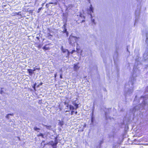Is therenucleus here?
Segmentation results:
<instances>
[{
	"instance_id": "obj_27",
	"label": "nucleus",
	"mask_w": 148,
	"mask_h": 148,
	"mask_svg": "<svg viewBox=\"0 0 148 148\" xmlns=\"http://www.w3.org/2000/svg\"><path fill=\"white\" fill-rule=\"evenodd\" d=\"M91 21H92V22L93 23H94V24H95V20L94 19H92H92H91Z\"/></svg>"
},
{
	"instance_id": "obj_6",
	"label": "nucleus",
	"mask_w": 148,
	"mask_h": 148,
	"mask_svg": "<svg viewBox=\"0 0 148 148\" xmlns=\"http://www.w3.org/2000/svg\"><path fill=\"white\" fill-rule=\"evenodd\" d=\"M140 13V8H137V10L135 11V16L136 19L135 20V23L137 22V18H138V16L139 15Z\"/></svg>"
},
{
	"instance_id": "obj_15",
	"label": "nucleus",
	"mask_w": 148,
	"mask_h": 148,
	"mask_svg": "<svg viewBox=\"0 0 148 148\" xmlns=\"http://www.w3.org/2000/svg\"><path fill=\"white\" fill-rule=\"evenodd\" d=\"M105 115L106 116V120H108L109 119H110V120L111 119L110 118H109V116H108L107 115V112H105Z\"/></svg>"
},
{
	"instance_id": "obj_7",
	"label": "nucleus",
	"mask_w": 148,
	"mask_h": 148,
	"mask_svg": "<svg viewBox=\"0 0 148 148\" xmlns=\"http://www.w3.org/2000/svg\"><path fill=\"white\" fill-rule=\"evenodd\" d=\"M79 63H77L76 64H74L73 69L74 71H77L80 66H79Z\"/></svg>"
},
{
	"instance_id": "obj_50",
	"label": "nucleus",
	"mask_w": 148,
	"mask_h": 148,
	"mask_svg": "<svg viewBox=\"0 0 148 148\" xmlns=\"http://www.w3.org/2000/svg\"><path fill=\"white\" fill-rule=\"evenodd\" d=\"M88 1H89V0H88Z\"/></svg>"
},
{
	"instance_id": "obj_38",
	"label": "nucleus",
	"mask_w": 148,
	"mask_h": 148,
	"mask_svg": "<svg viewBox=\"0 0 148 148\" xmlns=\"http://www.w3.org/2000/svg\"><path fill=\"white\" fill-rule=\"evenodd\" d=\"M35 69L36 70H39L40 68H36Z\"/></svg>"
},
{
	"instance_id": "obj_46",
	"label": "nucleus",
	"mask_w": 148,
	"mask_h": 148,
	"mask_svg": "<svg viewBox=\"0 0 148 148\" xmlns=\"http://www.w3.org/2000/svg\"><path fill=\"white\" fill-rule=\"evenodd\" d=\"M138 0V1H141L142 0Z\"/></svg>"
},
{
	"instance_id": "obj_32",
	"label": "nucleus",
	"mask_w": 148,
	"mask_h": 148,
	"mask_svg": "<svg viewBox=\"0 0 148 148\" xmlns=\"http://www.w3.org/2000/svg\"><path fill=\"white\" fill-rule=\"evenodd\" d=\"M47 35L48 36H52V35H51L49 33H48Z\"/></svg>"
},
{
	"instance_id": "obj_18",
	"label": "nucleus",
	"mask_w": 148,
	"mask_h": 148,
	"mask_svg": "<svg viewBox=\"0 0 148 148\" xmlns=\"http://www.w3.org/2000/svg\"><path fill=\"white\" fill-rule=\"evenodd\" d=\"M34 129L35 130L37 131V132H39L40 130V129L36 127H34Z\"/></svg>"
},
{
	"instance_id": "obj_35",
	"label": "nucleus",
	"mask_w": 148,
	"mask_h": 148,
	"mask_svg": "<svg viewBox=\"0 0 148 148\" xmlns=\"http://www.w3.org/2000/svg\"><path fill=\"white\" fill-rule=\"evenodd\" d=\"M33 87V88L35 90H36V88H35L36 86H34Z\"/></svg>"
},
{
	"instance_id": "obj_20",
	"label": "nucleus",
	"mask_w": 148,
	"mask_h": 148,
	"mask_svg": "<svg viewBox=\"0 0 148 148\" xmlns=\"http://www.w3.org/2000/svg\"><path fill=\"white\" fill-rule=\"evenodd\" d=\"M64 104L66 106V107H69L70 105H69V104L68 103H67L66 102H65L64 103Z\"/></svg>"
},
{
	"instance_id": "obj_41",
	"label": "nucleus",
	"mask_w": 148,
	"mask_h": 148,
	"mask_svg": "<svg viewBox=\"0 0 148 148\" xmlns=\"http://www.w3.org/2000/svg\"><path fill=\"white\" fill-rule=\"evenodd\" d=\"M77 113V111H76L75 112V114H76Z\"/></svg>"
},
{
	"instance_id": "obj_24",
	"label": "nucleus",
	"mask_w": 148,
	"mask_h": 148,
	"mask_svg": "<svg viewBox=\"0 0 148 148\" xmlns=\"http://www.w3.org/2000/svg\"><path fill=\"white\" fill-rule=\"evenodd\" d=\"M10 115H12V114H9L8 115H7L6 116V118L8 119L9 118V116Z\"/></svg>"
},
{
	"instance_id": "obj_11",
	"label": "nucleus",
	"mask_w": 148,
	"mask_h": 148,
	"mask_svg": "<svg viewBox=\"0 0 148 148\" xmlns=\"http://www.w3.org/2000/svg\"><path fill=\"white\" fill-rule=\"evenodd\" d=\"M143 57L145 60H147L148 59V55H147L146 53H145L144 54Z\"/></svg>"
},
{
	"instance_id": "obj_9",
	"label": "nucleus",
	"mask_w": 148,
	"mask_h": 148,
	"mask_svg": "<svg viewBox=\"0 0 148 148\" xmlns=\"http://www.w3.org/2000/svg\"><path fill=\"white\" fill-rule=\"evenodd\" d=\"M69 109L68 110H66V112H69L71 110H73L75 109V108L73 106H72L71 105H70L69 106Z\"/></svg>"
},
{
	"instance_id": "obj_30",
	"label": "nucleus",
	"mask_w": 148,
	"mask_h": 148,
	"mask_svg": "<svg viewBox=\"0 0 148 148\" xmlns=\"http://www.w3.org/2000/svg\"><path fill=\"white\" fill-rule=\"evenodd\" d=\"M75 51V50H73L71 52L69 53L71 54H72Z\"/></svg>"
},
{
	"instance_id": "obj_1",
	"label": "nucleus",
	"mask_w": 148,
	"mask_h": 148,
	"mask_svg": "<svg viewBox=\"0 0 148 148\" xmlns=\"http://www.w3.org/2000/svg\"><path fill=\"white\" fill-rule=\"evenodd\" d=\"M139 57L136 59V62L133 69V73L132 77L130 79L129 81L125 85V93L126 96L130 95L134 90L133 84L136 82L135 77L137 76V74H139L140 73L139 70L137 68V66L140 64V62L139 61Z\"/></svg>"
},
{
	"instance_id": "obj_5",
	"label": "nucleus",
	"mask_w": 148,
	"mask_h": 148,
	"mask_svg": "<svg viewBox=\"0 0 148 148\" xmlns=\"http://www.w3.org/2000/svg\"><path fill=\"white\" fill-rule=\"evenodd\" d=\"M58 143V141L56 140H55L54 141H51L49 142L48 143V144L51 145L53 148H56V146Z\"/></svg>"
},
{
	"instance_id": "obj_45",
	"label": "nucleus",
	"mask_w": 148,
	"mask_h": 148,
	"mask_svg": "<svg viewBox=\"0 0 148 148\" xmlns=\"http://www.w3.org/2000/svg\"><path fill=\"white\" fill-rule=\"evenodd\" d=\"M86 124H85L84 127H86Z\"/></svg>"
},
{
	"instance_id": "obj_39",
	"label": "nucleus",
	"mask_w": 148,
	"mask_h": 148,
	"mask_svg": "<svg viewBox=\"0 0 148 148\" xmlns=\"http://www.w3.org/2000/svg\"><path fill=\"white\" fill-rule=\"evenodd\" d=\"M103 143V141L101 140V141H100V144H102Z\"/></svg>"
},
{
	"instance_id": "obj_47",
	"label": "nucleus",
	"mask_w": 148,
	"mask_h": 148,
	"mask_svg": "<svg viewBox=\"0 0 148 148\" xmlns=\"http://www.w3.org/2000/svg\"><path fill=\"white\" fill-rule=\"evenodd\" d=\"M84 20H83V21H82V22H84Z\"/></svg>"
},
{
	"instance_id": "obj_23",
	"label": "nucleus",
	"mask_w": 148,
	"mask_h": 148,
	"mask_svg": "<svg viewBox=\"0 0 148 148\" xmlns=\"http://www.w3.org/2000/svg\"><path fill=\"white\" fill-rule=\"evenodd\" d=\"M42 9V7H41V8H39L38 9V10L37 12H38V13H39V12H40V10H41Z\"/></svg>"
},
{
	"instance_id": "obj_13",
	"label": "nucleus",
	"mask_w": 148,
	"mask_h": 148,
	"mask_svg": "<svg viewBox=\"0 0 148 148\" xmlns=\"http://www.w3.org/2000/svg\"><path fill=\"white\" fill-rule=\"evenodd\" d=\"M117 56H118L117 52H115V53L114 55V56L113 57L114 61V62L115 63V60L116 58V57H117Z\"/></svg>"
},
{
	"instance_id": "obj_2",
	"label": "nucleus",
	"mask_w": 148,
	"mask_h": 148,
	"mask_svg": "<svg viewBox=\"0 0 148 148\" xmlns=\"http://www.w3.org/2000/svg\"><path fill=\"white\" fill-rule=\"evenodd\" d=\"M148 93V87L146 88L145 93ZM146 96L145 97L142 96L140 97V99H138V97L136 96L133 102V104L136 105L138 103L139 101H141L143 102L142 103L138 104V105L136 106L134 108L133 110H131V111L134 114L136 112L138 113L139 112H141V110H142L143 109L146 110H148V103H146L145 101L148 99V94H146Z\"/></svg>"
},
{
	"instance_id": "obj_31",
	"label": "nucleus",
	"mask_w": 148,
	"mask_h": 148,
	"mask_svg": "<svg viewBox=\"0 0 148 148\" xmlns=\"http://www.w3.org/2000/svg\"><path fill=\"white\" fill-rule=\"evenodd\" d=\"M93 120H94V118L92 116V119H91V122H93Z\"/></svg>"
},
{
	"instance_id": "obj_4",
	"label": "nucleus",
	"mask_w": 148,
	"mask_h": 148,
	"mask_svg": "<svg viewBox=\"0 0 148 148\" xmlns=\"http://www.w3.org/2000/svg\"><path fill=\"white\" fill-rule=\"evenodd\" d=\"M61 50L63 53H65L66 57L68 58H69V56L70 53L68 50L66 49L63 48L62 46L61 47Z\"/></svg>"
},
{
	"instance_id": "obj_28",
	"label": "nucleus",
	"mask_w": 148,
	"mask_h": 148,
	"mask_svg": "<svg viewBox=\"0 0 148 148\" xmlns=\"http://www.w3.org/2000/svg\"><path fill=\"white\" fill-rule=\"evenodd\" d=\"M66 23H65L64 24V25H63V27H62L63 28H64V29H65V28H66Z\"/></svg>"
},
{
	"instance_id": "obj_22",
	"label": "nucleus",
	"mask_w": 148,
	"mask_h": 148,
	"mask_svg": "<svg viewBox=\"0 0 148 148\" xmlns=\"http://www.w3.org/2000/svg\"><path fill=\"white\" fill-rule=\"evenodd\" d=\"M136 140V139H135L134 140V142H133L135 144H139V143H136V141H137V140H138V141L139 142L140 141H139V140Z\"/></svg>"
},
{
	"instance_id": "obj_40",
	"label": "nucleus",
	"mask_w": 148,
	"mask_h": 148,
	"mask_svg": "<svg viewBox=\"0 0 148 148\" xmlns=\"http://www.w3.org/2000/svg\"><path fill=\"white\" fill-rule=\"evenodd\" d=\"M66 108L65 109H67L68 110H68L69 109V107H66Z\"/></svg>"
},
{
	"instance_id": "obj_8",
	"label": "nucleus",
	"mask_w": 148,
	"mask_h": 148,
	"mask_svg": "<svg viewBox=\"0 0 148 148\" xmlns=\"http://www.w3.org/2000/svg\"><path fill=\"white\" fill-rule=\"evenodd\" d=\"M88 12L89 14H90L91 17L92 18L91 13L93 12V8L91 5H90L89 9L88 10Z\"/></svg>"
},
{
	"instance_id": "obj_3",
	"label": "nucleus",
	"mask_w": 148,
	"mask_h": 148,
	"mask_svg": "<svg viewBox=\"0 0 148 148\" xmlns=\"http://www.w3.org/2000/svg\"><path fill=\"white\" fill-rule=\"evenodd\" d=\"M79 38L71 35L70 36L69 38V43L70 45L72 46L74 45V43L77 42Z\"/></svg>"
},
{
	"instance_id": "obj_10",
	"label": "nucleus",
	"mask_w": 148,
	"mask_h": 148,
	"mask_svg": "<svg viewBox=\"0 0 148 148\" xmlns=\"http://www.w3.org/2000/svg\"><path fill=\"white\" fill-rule=\"evenodd\" d=\"M27 71L29 73L30 75L32 76V74L34 73L33 70L31 69H27Z\"/></svg>"
},
{
	"instance_id": "obj_25",
	"label": "nucleus",
	"mask_w": 148,
	"mask_h": 148,
	"mask_svg": "<svg viewBox=\"0 0 148 148\" xmlns=\"http://www.w3.org/2000/svg\"><path fill=\"white\" fill-rule=\"evenodd\" d=\"M42 83L41 82L40 84H38L37 86V87H38L40 86H41L42 84Z\"/></svg>"
},
{
	"instance_id": "obj_34",
	"label": "nucleus",
	"mask_w": 148,
	"mask_h": 148,
	"mask_svg": "<svg viewBox=\"0 0 148 148\" xmlns=\"http://www.w3.org/2000/svg\"><path fill=\"white\" fill-rule=\"evenodd\" d=\"M0 93L1 94H3V91H2V90L0 91Z\"/></svg>"
},
{
	"instance_id": "obj_17",
	"label": "nucleus",
	"mask_w": 148,
	"mask_h": 148,
	"mask_svg": "<svg viewBox=\"0 0 148 148\" xmlns=\"http://www.w3.org/2000/svg\"><path fill=\"white\" fill-rule=\"evenodd\" d=\"M73 105H74V106L76 107V108H75V110H76L78 108V104H77L75 103H73Z\"/></svg>"
},
{
	"instance_id": "obj_26",
	"label": "nucleus",
	"mask_w": 148,
	"mask_h": 148,
	"mask_svg": "<svg viewBox=\"0 0 148 148\" xmlns=\"http://www.w3.org/2000/svg\"><path fill=\"white\" fill-rule=\"evenodd\" d=\"M38 136H42V137H43L44 135L42 133H40V134L39 135H38Z\"/></svg>"
},
{
	"instance_id": "obj_48",
	"label": "nucleus",
	"mask_w": 148,
	"mask_h": 148,
	"mask_svg": "<svg viewBox=\"0 0 148 148\" xmlns=\"http://www.w3.org/2000/svg\"><path fill=\"white\" fill-rule=\"evenodd\" d=\"M77 50H78V49H77Z\"/></svg>"
},
{
	"instance_id": "obj_16",
	"label": "nucleus",
	"mask_w": 148,
	"mask_h": 148,
	"mask_svg": "<svg viewBox=\"0 0 148 148\" xmlns=\"http://www.w3.org/2000/svg\"><path fill=\"white\" fill-rule=\"evenodd\" d=\"M49 47H47V45H46L45 46H44L42 48V49L44 50H47L49 49Z\"/></svg>"
},
{
	"instance_id": "obj_37",
	"label": "nucleus",
	"mask_w": 148,
	"mask_h": 148,
	"mask_svg": "<svg viewBox=\"0 0 148 148\" xmlns=\"http://www.w3.org/2000/svg\"><path fill=\"white\" fill-rule=\"evenodd\" d=\"M60 78L62 79V74H60Z\"/></svg>"
},
{
	"instance_id": "obj_29",
	"label": "nucleus",
	"mask_w": 148,
	"mask_h": 148,
	"mask_svg": "<svg viewBox=\"0 0 148 148\" xmlns=\"http://www.w3.org/2000/svg\"><path fill=\"white\" fill-rule=\"evenodd\" d=\"M74 111L73 110H71V115H72L73 114V113L74 112Z\"/></svg>"
},
{
	"instance_id": "obj_36",
	"label": "nucleus",
	"mask_w": 148,
	"mask_h": 148,
	"mask_svg": "<svg viewBox=\"0 0 148 148\" xmlns=\"http://www.w3.org/2000/svg\"><path fill=\"white\" fill-rule=\"evenodd\" d=\"M57 76V73H55L54 74V77L55 78H56Z\"/></svg>"
},
{
	"instance_id": "obj_21",
	"label": "nucleus",
	"mask_w": 148,
	"mask_h": 148,
	"mask_svg": "<svg viewBox=\"0 0 148 148\" xmlns=\"http://www.w3.org/2000/svg\"><path fill=\"white\" fill-rule=\"evenodd\" d=\"M64 33H66V34L67 35L68 34V32L67 31V29L66 28L64 29V30H63Z\"/></svg>"
},
{
	"instance_id": "obj_33",
	"label": "nucleus",
	"mask_w": 148,
	"mask_h": 148,
	"mask_svg": "<svg viewBox=\"0 0 148 148\" xmlns=\"http://www.w3.org/2000/svg\"><path fill=\"white\" fill-rule=\"evenodd\" d=\"M138 140H139V141H140V142H141V141H143V140H144V141H145V140H143V139H139Z\"/></svg>"
},
{
	"instance_id": "obj_49",
	"label": "nucleus",
	"mask_w": 148,
	"mask_h": 148,
	"mask_svg": "<svg viewBox=\"0 0 148 148\" xmlns=\"http://www.w3.org/2000/svg\"><path fill=\"white\" fill-rule=\"evenodd\" d=\"M127 51H128V49H127Z\"/></svg>"
},
{
	"instance_id": "obj_44",
	"label": "nucleus",
	"mask_w": 148,
	"mask_h": 148,
	"mask_svg": "<svg viewBox=\"0 0 148 148\" xmlns=\"http://www.w3.org/2000/svg\"><path fill=\"white\" fill-rule=\"evenodd\" d=\"M44 3H43L42 4V6H43L44 5Z\"/></svg>"
},
{
	"instance_id": "obj_19",
	"label": "nucleus",
	"mask_w": 148,
	"mask_h": 148,
	"mask_svg": "<svg viewBox=\"0 0 148 148\" xmlns=\"http://www.w3.org/2000/svg\"><path fill=\"white\" fill-rule=\"evenodd\" d=\"M44 126L46 127L47 129H50L51 127L50 126H48L47 125H44Z\"/></svg>"
},
{
	"instance_id": "obj_12",
	"label": "nucleus",
	"mask_w": 148,
	"mask_h": 148,
	"mask_svg": "<svg viewBox=\"0 0 148 148\" xmlns=\"http://www.w3.org/2000/svg\"><path fill=\"white\" fill-rule=\"evenodd\" d=\"M59 121L58 125L62 127L64 124V121H60V120H59Z\"/></svg>"
},
{
	"instance_id": "obj_42",
	"label": "nucleus",
	"mask_w": 148,
	"mask_h": 148,
	"mask_svg": "<svg viewBox=\"0 0 148 148\" xmlns=\"http://www.w3.org/2000/svg\"><path fill=\"white\" fill-rule=\"evenodd\" d=\"M32 70H33V72H34V71H35L36 70V69H35H35H34Z\"/></svg>"
},
{
	"instance_id": "obj_14",
	"label": "nucleus",
	"mask_w": 148,
	"mask_h": 148,
	"mask_svg": "<svg viewBox=\"0 0 148 148\" xmlns=\"http://www.w3.org/2000/svg\"><path fill=\"white\" fill-rule=\"evenodd\" d=\"M146 39L145 41L146 43L148 44V32H147L146 34Z\"/></svg>"
},
{
	"instance_id": "obj_43",
	"label": "nucleus",
	"mask_w": 148,
	"mask_h": 148,
	"mask_svg": "<svg viewBox=\"0 0 148 148\" xmlns=\"http://www.w3.org/2000/svg\"><path fill=\"white\" fill-rule=\"evenodd\" d=\"M36 83H35V84H34V86H36Z\"/></svg>"
}]
</instances>
